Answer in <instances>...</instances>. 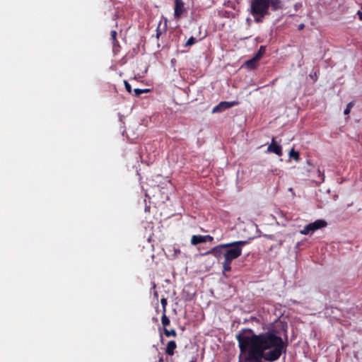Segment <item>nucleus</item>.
Instances as JSON below:
<instances>
[{"instance_id": "nucleus-1", "label": "nucleus", "mask_w": 362, "mask_h": 362, "mask_svg": "<svg viewBox=\"0 0 362 362\" xmlns=\"http://www.w3.org/2000/svg\"><path fill=\"white\" fill-rule=\"evenodd\" d=\"M235 337L240 351L238 362H274L286 352L287 343L275 329L256 334L245 328Z\"/></svg>"}, {"instance_id": "nucleus-2", "label": "nucleus", "mask_w": 362, "mask_h": 362, "mask_svg": "<svg viewBox=\"0 0 362 362\" xmlns=\"http://www.w3.org/2000/svg\"><path fill=\"white\" fill-rule=\"evenodd\" d=\"M269 3V0H251L249 12L255 23H262L264 18L270 14Z\"/></svg>"}, {"instance_id": "nucleus-3", "label": "nucleus", "mask_w": 362, "mask_h": 362, "mask_svg": "<svg viewBox=\"0 0 362 362\" xmlns=\"http://www.w3.org/2000/svg\"><path fill=\"white\" fill-rule=\"evenodd\" d=\"M247 243V241H235L226 245H230L224 252V259L232 261L239 257L242 254V247Z\"/></svg>"}, {"instance_id": "nucleus-4", "label": "nucleus", "mask_w": 362, "mask_h": 362, "mask_svg": "<svg viewBox=\"0 0 362 362\" xmlns=\"http://www.w3.org/2000/svg\"><path fill=\"white\" fill-rule=\"evenodd\" d=\"M327 225V223L325 220L319 219L305 226L303 229L300 231V233L303 235L313 233L318 229L326 227Z\"/></svg>"}, {"instance_id": "nucleus-5", "label": "nucleus", "mask_w": 362, "mask_h": 362, "mask_svg": "<svg viewBox=\"0 0 362 362\" xmlns=\"http://www.w3.org/2000/svg\"><path fill=\"white\" fill-rule=\"evenodd\" d=\"M230 245H226V243L224 244H220L214 247H213L211 250L207 251L204 255H212L217 259H220L222 257H224V252L226 248L229 247Z\"/></svg>"}, {"instance_id": "nucleus-6", "label": "nucleus", "mask_w": 362, "mask_h": 362, "mask_svg": "<svg viewBox=\"0 0 362 362\" xmlns=\"http://www.w3.org/2000/svg\"><path fill=\"white\" fill-rule=\"evenodd\" d=\"M235 104H236L235 102H227V101L221 102L220 103H218L217 105H216L213 108L212 112L213 113L221 112L233 107Z\"/></svg>"}, {"instance_id": "nucleus-7", "label": "nucleus", "mask_w": 362, "mask_h": 362, "mask_svg": "<svg viewBox=\"0 0 362 362\" xmlns=\"http://www.w3.org/2000/svg\"><path fill=\"white\" fill-rule=\"evenodd\" d=\"M267 151L270 153H274L279 156H281L283 154L281 146L276 142L274 138H272V143L269 145L267 148Z\"/></svg>"}, {"instance_id": "nucleus-8", "label": "nucleus", "mask_w": 362, "mask_h": 362, "mask_svg": "<svg viewBox=\"0 0 362 362\" xmlns=\"http://www.w3.org/2000/svg\"><path fill=\"white\" fill-rule=\"evenodd\" d=\"M185 4L182 0H175L174 16L175 18H180L185 11Z\"/></svg>"}, {"instance_id": "nucleus-9", "label": "nucleus", "mask_w": 362, "mask_h": 362, "mask_svg": "<svg viewBox=\"0 0 362 362\" xmlns=\"http://www.w3.org/2000/svg\"><path fill=\"white\" fill-rule=\"evenodd\" d=\"M269 8L271 7L273 11L281 10L284 7L281 0H269Z\"/></svg>"}, {"instance_id": "nucleus-10", "label": "nucleus", "mask_w": 362, "mask_h": 362, "mask_svg": "<svg viewBox=\"0 0 362 362\" xmlns=\"http://www.w3.org/2000/svg\"><path fill=\"white\" fill-rule=\"evenodd\" d=\"M177 348L176 342L173 340L168 341L165 349V353L168 356L174 355L175 350Z\"/></svg>"}, {"instance_id": "nucleus-11", "label": "nucleus", "mask_w": 362, "mask_h": 362, "mask_svg": "<svg viewBox=\"0 0 362 362\" xmlns=\"http://www.w3.org/2000/svg\"><path fill=\"white\" fill-rule=\"evenodd\" d=\"M259 60L256 59L255 57H253L252 59L247 60L245 62V66L251 69L257 68L258 65V62Z\"/></svg>"}, {"instance_id": "nucleus-12", "label": "nucleus", "mask_w": 362, "mask_h": 362, "mask_svg": "<svg viewBox=\"0 0 362 362\" xmlns=\"http://www.w3.org/2000/svg\"><path fill=\"white\" fill-rule=\"evenodd\" d=\"M202 243H204V239L203 235H194L192 236V238H191V244L192 245H198V244Z\"/></svg>"}, {"instance_id": "nucleus-13", "label": "nucleus", "mask_w": 362, "mask_h": 362, "mask_svg": "<svg viewBox=\"0 0 362 362\" xmlns=\"http://www.w3.org/2000/svg\"><path fill=\"white\" fill-rule=\"evenodd\" d=\"M161 323L163 326V328H166L170 324V320L166 315V313H163V315L161 317Z\"/></svg>"}, {"instance_id": "nucleus-14", "label": "nucleus", "mask_w": 362, "mask_h": 362, "mask_svg": "<svg viewBox=\"0 0 362 362\" xmlns=\"http://www.w3.org/2000/svg\"><path fill=\"white\" fill-rule=\"evenodd\" d=\"M231 263L232 261L224 259L223 262H222V267L224 272H230L231 270Z\"/></svg>"}, {"instance_id": "nucleus-15", "label": "nucleus", "mask_w": 362, "mask_h": 362, "mask_svg": "<svg viewBox=\"0 0 362 362\" xmlns=\"http://www.w3.org/2000/svg\"><path fill=\"white\" fill-rule=\"evenodd\" d=\"M289 157L293 158L296 161H298L300 160V153L298 151H295L292 148L289 152Z\"/></svg>"}, {"instance_id": "nucleus-16", "label": "nucleus", "mask_w": 362, "mask_h": 362, "mask_svg": "<svg viewBox=\"0 0 362 362\" xmlns=\"http://www.w3.org/2000/svg\"><path fill=\"white\" fill-rule=\"evenodd\" d=\"M163 332H164V334L167 337H177V332L174 329H168L167 328H163Z\"/></svg>"}, {"instance_id": "nucleus-17", "label": "nucleus", "mask_w": 362, "mask_h": 362, "mask_svg": "<svg viewBox=\"0 0 362 362\" xmlns=\"http://www.w3.org/2000/svg\"><path fill=\"white\" fill-rule=\"evenodd\" d=\"M265 51H266V47L264 46H260L258 52L256 53V54L254 57H255L256 59L259 60L262 57V56L264 54Z\"/></svg>"}, {"instance_id": "nucleus-18", "label": "nucleus", "mask_w": 362, "mask_h": 362, "mask_svg": "<svg viewBox=\"0 0 362 362\" xmlns=\"http://www.w3.org/2000/svg\"><path fill=\"white\" fill-rule=\"evenodd\" d=\"M149 91V89H139V88H135L134 90V95L136 97H139L141 93H147Z\"/></svg>"}, {"instance_id": "nucleus-19", "label": "nucleus", "mask_w": 362, "mask_h": 362, "mask_svg": "<svg viewBox=\"0 0 362 362\" xmlns=\"http://www.w3.org/2000/svg\"><path fill=\"white\" fill-rule=\"evenodd\" d=\"M160 303H161V305H162V311H163V313H166V306H167V304H168L167 299L165 298H162L160 299Z\"/></svg>"}, {"instance_id": "nucleus-20", "label": "nucleus", "mask_w": 362, "mask_h": 362, "mask_svg": "<svg viewBox=\"0 0 362 362\" xmlns=\"http://www.w3.org/2000/svg\"><path fill=\"white\" fill-rule=\"evenodd\" d=\"M197 42V39L194 37H190L188 40L185 43V46L186 47H188V46H192L194 44H195Z\"/></svg>"}, {"instance_id": "nucleus-21", "label": "nucleus", "mask_w": 362, "mask_h": 362, "mask_svg": "<svg viewBox=\"0 0 362 362\" xmlns=\"http://www.w3.org/2000/svg\"><path fill=\"white\" fill-rule=\"evenodd\" d=\"M117 32L115 30L111 31V39L112 40V43L115 45V42H118L117 40Z\"/></svg>"}, {"instance_id": "nucleus-22", "label": "nucleus", "mask_w": 362, "mask_h": 362, "mask_svg": "<svg viewBox=\"0 0 362 362\" xmlns=\"http://www.w3.org/2000/svg\"><path fill=\"white\" fill-rule=\"evenodd\" d=\"M352 107H353V103H349L347 105L346 109L344 110V115H349L350 113V111H351V109Z\"/></svg>"}, {"instance_id": "nucleus-23", "label": "nucleus", "mask_w": 362, "mask_h": 362, "mask_svg": "<svg viewBox=\"0 0 362 362\" xmlns=\"http://www.w3.org/2000/svg\"><path fill=\"white\" fill-rule=\"evenodd\" d=\"M317 174H318V177L320 178V180H319V182H324V180H325V175H324V173H322L320 171V169L317 170Z\"/></svg>"}, {"instance_id": "nucleus-24", "label": "nucleus", "mask_w": 362, "mask_h": 362, "mask_svg": "<svg viewBox=\"0 0 362 362\" xmlns=\"http://www.w3.org/2000/svg\"><path fill=\"white\" fill-rule=\"evenodd\" d=\"M124 86H125V88H126L127 91L128 93H132V86L127 81H124Z\"/></svg>"}, {"instance_id": "nucleus-25", "label": "nucleus", "mask_w": 362, "mask_h": 362, "mask_svg": "<svg viewBox=\"0 0 362 362\" xmlns=\"http://www.w3.org/2000/svg\"><path fill=\"white\" fill-rule=\"evenodd\" d=\"M204 239V243L206 242H212L214 240V238L209 235H203Z\"/></svg>"}, {"instance_id": "nucleus-26", "label": "nucleus", "mask_w": 362, "mask_h": 362, "mask_svg": "<svg viewBox=\"0 0 362 362\" xmlns=\"http://www.w3.org/2000/svg\"><path fill=\"white\" fill-rule=\"evenodd\" d=\"M310 76L313 79H314L315 81H316V80H317V78L316 73H315V74H314V75H310Z\"/></svg>"}, {"instance_id": "nucleus-27", "label": "nucleus", "mask_w": 362, "mask_h": 362, "mask_svg": "<svg viewBox=\"0 0 362 362\" xmlns=\"http://www.w3.org/2000/svg\"><path fill=\"white\" fill-rule=\"evenodd\" d=\"M303 28H304V25L303 24H300V25H298V29L299 30H302Z\"/></svg>"}, {"instance_id": "nucleus-28", "label": "nucleus", "mask_w": 362, "mask_h": 362, "mask_svg": "<svg viewBox=\"0 0 362 362\" xmlns=\"http://www.w3.org/2000/svg\"><path fill=\"white\" fill-rule=\"evenodd\" d=\"M153 294H154V296L156 298V299H158V292L155 291Z\"/></svg>"}, {"instance_id": "nucleus-29", "label": "nucleus", "mask_w": 362, "mask_h": 362, "mask_svg": "<svg viewBox=\"0 0 362 362\" xmlns=\"http://www.w3.org/2000/svg\"><path fill=\"white\" fill-rule=\"evenodd\" d=\"M160 34V33L158 30H157V33H156L157 37H159Z\"/></svg>"}, {"instance_id": "nucleus-30", "label": "nucleus", "mask_w": 362, "mask_h": 362, "mask_svg": "<svg viewBox=\"0 0 362 362\" xmlns=\"http://www.w3.org/2000/svg\"><path fill=\"white\" fill-rule=\"evenodd\" d=\"M158 362H163V357H161V358H159Z\"/></svg>"}, {"instance_id": "nucleus-31", "label": "nucleus", "mask_w": 362, "mask_h": 362, "mask_svg": "<svg viewBox=\"0 0 362 362\" xmlns=\"http://www.w3.org/2000/svg\"><path fill=\"white\" fill-rule=\"evenodd\" d=\"M190 362H196V359H193Z\"/></svg>"}, {"instance_id": "nucleus-32", "label": "nucleus", "mask_w": 362, "mask_h": 362, "mask_svg": "<svg viewBox=\"0 0 362 362\" xmlns=\"http://www.w3.org/2000/svg\"><path fill=\"white\" fill-rule=\"evenodd\" d=\"M156 284H153V288H156Z\"/></svg>"}]
</instances>
